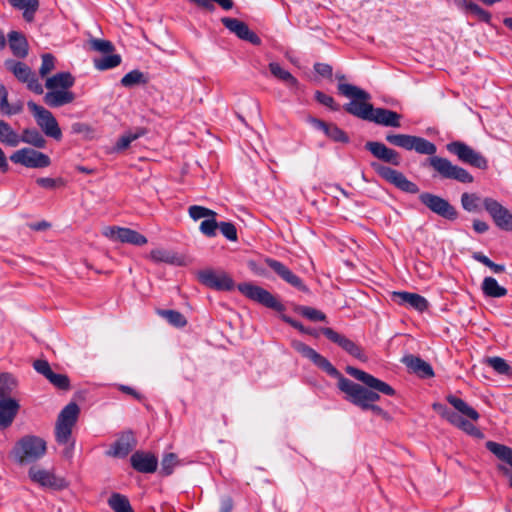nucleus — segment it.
<instances>
[{"instance_id":"nucleus-1","label":"nucleus","mask_w":512,"mask_h":512,"mask_svg":"<svg viewBox=\"0 0 512 512\" xmlns=\"http://www.w3.org/2000/svg\"><path fill=\"white\" fill-rule=\"evenodd\" d=\"M292 347L303 357L309 359L319 369L326 372L329 376L338 380V388L346 394V399L352 404L360 407L362 410H371L375 415L382 417L386 421L391 420L388 412L374 403L380 399L379 393L393 396L395 390L388 383L374 377L373 375L355 368L347 366L345 371L348 375L362 382L367 386L363 387L344 377L331 362L318 353L316 350L301 341H292Z\"/></svg>"},{"instance_id":"nucleus-2","label":"nucleus","mask_w":512,"mask_h":512,"mask_svg":"<svg viewBox=\"0 0 512 512\" xmlns=\"http://www.w3.org/2000/svg\"><path fill=\"white\" fill-rule=\"evenodd\" d=\"M386 141L405 150H415L419 154L430 155L431 157L427 159V162L442 179L456 180L460 183H472L474 181L473 176L466 169L452 164L447 158L435 156L436 145L423 137L388 133Z\"/></svg>"},{"instance_id":"nucleus-3","label":"nucleus","mask_w":512,"mask_h":512,"mask_svg":"<svg viewBox=\"0 0 512 512\" xmlns=\"http://www.w3.org/2000/svg\"><path fill=\"white\" fill-rule=\"evenodd\" d=\"M79 412L80 409L76 403H69L59 413L55 425L56 442L63 446L61 455L69 461L74 455L75 440L72 439V429L77 422Z\"/></svg>"},{"instance_id":"nucleus-4","label":"nucleus","mask_w":512,"mask_h":512,"mask_svg":"<svg viewBox=\"0 0 512 512\" xmlns=\"http://www.w3.org/2000/svg\"><path fill=\"white\" fill-rule=\"evenodd\" d=\"M344 110L360 119L374 122L385 127L401 126L402 116L392 110L385 108H374L368 101H350L343 106Z\"/></svg>"},{"instance_id":"nucleus-5","label":"nucleus","mask_w":512,"mask_h":512,"mask_svg":"<svg viewBox=\"0 0 512 512\" xmlns=\"http://www.w3.org/2000/svg\"><path fill=\"white\" fill-rule=\"evenodd\" d=\"M46 452V441L35 435H25L21 437L12 450L15 460L21 465L38 461Z\"/></svg>"},{"instance_id":"nucleus-6","label":"nucleus","mask_w":512,"mask_h":512,"mask_svg":"<svg viewBox=\"0 0 512 512\" xmlns=\"http://www.w3.org/2000/svg\"><path fill=\"white\" fill-rule=\"evenodd\" d=\"M419 201L430 212L448 220L455 221L459 217V212L447 199L433 194L431 192H422L419 194Z\"/></svg>"},{"instance_id":"nucleus-7","label":"nucleus","mask_w":512,"mask_h":512,"mask_svg":"<svg viewBox=\"0 0 512 512\" xmlns=\"http://www.w3.org/2000/svg\"><path fill=\"white\" fill-rule=\"evenodd\" d=\"M4 66L19 82L26 84L28 90L37 95L43 94L42 84L26 63L14 59H6Z\"/></svg>"},{"instance_id":"nucleus-8","label":"nucleus","mask_w":512,"mask_h":512,"mask_svg":"<svg viewBox=\"0 0 512 512\" xmlns=\"http://www.w3.org/2000/svg\"><path fill=\"white\" fill-rule=\"evenodd\" d=\"M27 106L43 133L59 141L62 138V131L52 112L33 101H29Z\"/></svg>"},{"instance_id":"nucleus-9","label":"nucleus","mask_w":512,"mask_h":512,"mask_svg":"<svg viewBox=\"0 0 512 512\" xmlns=\"http://www.w3.org/2000/svg\"><path fill=\"white\" fill-rule=\"evenodd\" d=\"M237 289L250 300L277 312L285 310V306L268 290L252 283H240Z\"/></svg>"},{"instance_id":"nucleus-10","label":"nucleus","mask_w":512,"mask_h":512,"mask_svg":"<svg viewBox=\"0 0 512 512\" xmlns=\"http://www.w3.org/2000/svg\"><path fill=\"white\" fill-rule=\"evenodd\" d=\"M447 150L456 155L462 163L469 164L478 169L485 170L488 168L487 159L472 147L461 141H453L447 144Z\"/></svg>"},{"instance_id":"nucleus-11","label":"nucleus","mask_w":512,"mask_h":512,"mask_svg":"<svg viewBox=\"0 0 512 512\" xmlns=\"http://www.w3.org/2000/svg\"><path fill=\"white\" fill-rule=\"evenodd\" d=\"M371 167L377 172L379 176L393 184L395 187L403 192L410 194L419 193V187L416 183L410 181L402 172L392 169L390 167L381 165L377 162L371 163Z\"/></svg>"},{"instance_id":"nucleus-12","label":"nucleus","mask_w":512,"mask_h":512,"mask_svg":"<svg viewBox=\"0 0 512 512\" xmlns=\"http://www.w3.org/2000/svg\"><path fill=\"white\" fill-rule=\"evenodd\" d=\"M320 332L331 342L337 344L350 356L356 358L361 362L368 361V356L366 355L364 349L359 344L349 339L345 335L338 333L337 331L330 327L321 328Z\"/></svg>"},{"instance_id":"nucleus-13","label":"nucleus","mask_w":512,"mask_h":512,"mask_svg":"<svg viewBox=\"0 0 512 512\" xmlns=\"http://www.w3.org/2000/svg\"><path fill=\"white\" fill-rule=\"evenodd\" d=\"M482 205L499 229L512 231V212L510 210L491 197L484 198Z\"/></svg>"},{"instance_id":"nucleus-14","label":"nucleus","mask_w":512,"mask_h":512,"mask_svg":"<svg viewBox=\"0 0 512 512\" xmlns=\"http://www.w3.org/2000/svg\"><path fill=\"white\" fill-rule=\"evenodd\" d=\"M10 160L27 168H46L51 164L48 155L31 148H22L15 151L10 156Z\"/></svg>"},{"instance_id":"nucleus-15","label":"nucleus","mask_w":512,"mask_h":512,"mask_svg":"<svg viewBox=\"0 0 512 512\" xmlns=\"http://www.w3.org/2000/svg\"><path fill=\"white\" fill-rule=\"evenodd\" d=\"M198 279L203 285L218 291H230L234 287L233 279L223 271L202 270L198 272Z\"/></svg>"},{"instance_id":"nucleus-16","label":"nucleus","mask_w":512,"mask_h":512,"mask_svg":"<svg viewBox=\"0 0 512 512\" xmlns=\"http://www.w3.org/2000/svg\"><path fill=\"white\" fill-rule=\"evenodd\" d=\"M103 235L112 241L129 243L136 246H143L147 243V238L144 235L130 228L108 226L104 228Z\"/></svg>"},{"instance_id":"nucleus-17","label":"nucleus","mask_w":512,"mask_h":512,"mask_svg":"<svg viewBox=\"0 0 512 512\" xmlns=\"http://www.w3.org/2000/svg\"><path fill=\"white\" fill-rule=\"evenodd\" d=\"M28 474L33 482L42 487L60 490L67 486L63 478L57 477L54 473L45 469L33 466L29 469Z\"/></svg>"},{"instance_id":"nucleus-18","label":"nucleus","mask_w":512,"mask_h":512,"mask_svg":"<svg viewBox=\"0 0 512 512\" xmlns=\"http://www.w3.org/2000/svg\"><path fill=\"white\" fill-rule=\"evenodd\" d=\"M33 368L43 375L52 385L60 390L67 391L70 389V380L65 374L54 373L47 360L38 359L33 363Z\"/></svg>"},{"instance_id":"nucleus-19","label":"nucleus","mask_w":512,"mask_h":512,"mask_svg":"<svg viewBox=\"0 0 512 512\" xmlns=\"http://www.w3.org/2000/svg\"><path fill=\"white\" fill-rule=\"evenodd\" d=\"M221 22L231 33H234L238 38L248 41L254 45L261 44V39L259 36L251 31L245 22L237 18L230 17L222 18Z\"/></svg>"},{"instance_id":"nucleus-20","label":"nucleus","mask_w":512,"mask_h":512,"mask_svg":"<svg viewBox=\"0 0 512 512\" xmlns=\"http://www.w3.org/2000/svg\"><path fill=\"white\" fill-rule=\"evenodd\" d=\"M265 264L271 268L282 280L295 287L296 289L307 292L308 288L303 281L295 275L287 266L282 262L272 259L265 258Z\"/></svg>"},{"instance_id":"nucleus-21","label":"nucleus","mask_w":512,"mask_h":512,"mask_svg":"<svg viewBox=\"0 0 512 512\" xmlns=\"http://www.w3.org/2000/svg\"><path fill=\"white\" fill-rule=\"evenodd\" d=\"M391 300L399 305L413 308L418 312H424L429 306L428 301L423 296L406 291L392 292Z\"/></svg>"},{"instance_id":"nucleus-22","label":"nucleus","mask_w":512,"mask_h":512,"mask_svg":"<svg viewBox=\"0 0 512 512\" xmlns=\"http://www.w3.org/2000/svg\"><path fill=\"white\" fill-rule=\"evenodd\" d=\"M365 149L368 150L374 157L386 163L398 166L400 164L399 153L385 144L377 141H368L365 144Z\"/></svg>"},{"instance_id":"nucleus-23","label":"nucleus","mask_w":512,"mask_h":512,"mask_svg":"<svg viewBox=\"0 0 512 512\" xmlns=\"http://www.w3.org/2000/svg\"><path fill=\"white\" fill-rule=\"evenodd\" d=\"M131 466L140 473H153L157 469V457L151 453L136 451L132 454Z\"/></svg>"},{"instance_id":"nucleus-24","label":"nucleus","mask_w":512,"mask_h":512,"mask_svg":"<svg viewBox=\"0 0 512 512\" xmlns=\"http://www.w3.org/2000/svg\"><path fill=\"white\" fill-rule=\"evenodd\" d=\"M335 77L339 81L337 90L340 95L351 99V101L370 100L371 96L368 92L355 85L345 83L346 77L344 74L336 73Z\"/></svg>"},{"instance_id":"nucleus-25","label":"nucleus","mask_w":512,"mask_h":512,"mask_svg":"<svg viewBox=\"0 0 512 512\" xmlns=\"http://www.w3.org/2000/svg\"><path fill=\"white\" fill-rule=\"evenodd\" d=\"M20 407L18 399H0V429H6L12 425Z\"/></svg>"},{"instance_id":"nucleus-26","label":"nucleus","mask_w":512,"mask_h":512,"mask_svg":"<svg viewBox=\"0 0 512 512\" xmlns=\"http://www.w3.org/2000/svg\"><path fill=\"white\" fill-rule=\"evenodd\" d=\"M75 100V94L67 89L48 90L43 97L44 103L51 108H58L72 103Z\"/></svg>"},{"instance_id":"nucleus-27","label":"nucleus","mask_w":512,"mask_h":512,"mask_svg":"<svg viewBox=\"0 0 512 512\" xmlns=\"http://www.w3.org/2000/svg\"><path fill=\"white\" fill-rule=\"evenodd\" d=\"M136 439L132 431L124 432L112 445L108 454L114 457H125L135 447Z\"/></svg>"},{"instance_id":"nucleus-28","label":"nucleus","mask_w":512,"mask_h":512,"mask_svg":"<svg viewBox=\"0 0 512 512\" xmlns=\"http://www.w3.org/2000/svg\"><path fill=\"white\" fill-rule=\"evenodd\" d=\"M311 122L316 128L321 129L325 135L334 142L346 144L350 141L347 133L339 128L336 124L326 123L325 121L316 118H313Z\"/></svg>"},{"instance_id":"nucleus-29","label":"nucleus","mask_w":512,"mask_h":512,"mask_svg":"<svg viewBox=\"0 0 512 512\" xmlns=\"http://www.w3.org/2000/svg\"><path fill=\"white\" fill-rule=\"evenodd\" d=\"M403 363L411 372L417 374L421 378H431L434 376L432 366L419 357L407 355L403 358Z\"/></svg>"},{"instance_id":"nucleus-30","label":"nucleus","mask_w":512,"mask_h":512,"mask_svg":"<svg viewBox=\"0 0 512 512\" xmlns=\"http://www.w3.org/2000/svg\"><path fill=\"white\" fill-rule=\"evenodd\" d=\"M75 78L70 72H59L54 74L53 76L47 77L45 81V87L48 90L54 89H67L74 85Z\"/></svg>"},{"instance_id":"nucleus-31","label":"nucleus","mask_w":512,"mask_h":512,"mask_svg":"<svg viewBox=\"0 0 512 512\" xmlns=\"http://www.w3.org/2000/svg\"><path fill=\"white\" fill-rule=\"evenodd\" d=\"M18 380L11 373H0V399H17L15 397Z\"/></svg>"},{"instance_id":"nucleus-32","label":"nucleus","mask_w":512,"mask_h":512,"mask_svg":"<svg viewBox=\"0 0 512 512\" xmlns=\"http://www.w3.org/2000/svg\"><path fill=\"white\" fill-rule=\"evenodd\" d=\"M9 47L14 56L25 58L28 55V42L26 38L17 31L8 34Z\"/></svg>"},{"instance_id":"nucleus-33","label":"nucleus","mask_w":512,"mask_h":512,"mask_svg":"<svg viewBox=\"0 0 512 512\" xmlns=\"http://www.w3.org/2000/svg\"><path fill=\"white\" fill-rule=\"evenodd\" d=\"M446 400L463 416H466L472 421H477L480 417L479 413L470 405H468L463 399L458 398L454 395H448Z\"/></svg>"},{"instance_id":"nucleus-34","label":"nucleus","mask_w":512,"mask_h":512,"mask_svg":"<svg viewBox=\"0 0 512 512\" xmlns=\"http://www.w3.org/2000/svg\"><path fill=\"white\" fill-rule=\"evenodd\" d=\"M271 74L279 80L285 82L290 88L298 89L299 81L287 70L283 69L278 63L269 64Z\"/></svg>"},{"instance_id":"nucleus-35","label":"nucleus","mask_w":512,"mask_h":512,"mask_svg":"<svg viewBox=\"0 0 512 512\" xmlns=\"http://www.w3.org/2000/svg\"><path fill=\"white\" fill-rule=\"evenodd\" d=\"M486 448L512 468V448L494 441L486 442Z\"/></svg>"},{"instance_id":"nucleus-36","label":"nucleus","mask_w":512,"mask_h":512,"mask_svg":"<svg viewBox=\"0 0 512 512\" xmlns=\"http://www.w3.org/2000/svg\"><path fill=\"white\" fill-rule=\"evenodd\" d=\"M20 142L32 145L36 148H44L46 140L44 136L35 128H26L20 136Z\"/></svg>"},{"instance_id":"nucleus-37","label":"nucleus","mask_w":512,"mask_h":512,"mask_svg":"<svg viewBox=\"0 0 512 512\" xmlns=\"http://www.w3.org/2000/svg\"><path fill=\"white\" fill-rule=\"evenodd\" d=\"M483 293L492 298H500L507 294V289L500 286L493 277H485L482 282Z\"/></svg>"},{"instance_id":"nucleus-38","label":"nucleus","mask_w":512,"mask_h":512,"mask_svg":"<svg viewBox=\"0 0 512 512\" xmlns=\"http://www.w3.org/2000/svg\"><path fill=\"white\" fill-rule=\"evenodd\" d=\"M0 142L10 147H16L20 143V136L4 120H0Z\"/></svg>"},{"instance_id":"nucleus-39","label":"nucleus","mask_w":512,"mask_h":512,"mask_svg":"<svg viewBox=\"0 0 512 512\" xmlns=\"http://www.w3.org/2000/svg\"><path fill=\"white\" fill-rule=\"evenodd\" d=\"M96 69L100 71L115 68L121 64V56L119 54L109 53L93 59Z\"/></svg>"},{"instance_id":"nucleus-40","label":"nucleus","mask_w":512,"mask_h":512,"mask_svg":"<svg viewBox=\"0 0 512 512\" xmlns=\"http://www.w3.org/2000/svg\"><path fill=\"white\" fill-rule=\"evenodd\" d=\"M461 206L462 208L469 213H477L480 212V205L483 200H481L480 196L476 193H468L464 192L461 195Z\"/></svg>"},{"instance_id":"nucleus-41","label":"nucleus","mask_w":512,"mask_h":512,"mask_svg":"<svg viewBox=\"0 0 512 512\" xmlns=\"http://www.w3.org/2000/svg\"><path fill=\"white\" fill-rule=\"evenodd\" d=\"M147 82L148 77L137 69L125 74L120 81L121 85L126 88H131L135 85L146 84Z\"/></svg>"},{"instance_id":"nucleus-42","label":"nucleus","mask_w":512,"mask_h":512,"mask_svg":"<svg viewBox=\"0 0 512 512\" xmlns=\"http://www.w3.org/2000/svg\"><path fill=\"white\" fill-rule=\"evenodd\" d=\"M157 314L177 328H182L187 324L185 316L179 311L159 309L157 310Z\"/></svg>"},{"instance_id":"nucleus-43","label":"nucleus","mask_w":512,"mask_h":512,"mask_svg":"<svg viewBox=\"0 0 512 512\" xmlns=\"http://www.w3.org/2000/svg\"><path fill=\"white\" fill-rule=\"evenodd\" d=\"M108 504L115 512H134L128 498L119 493L112 494Z\"/></svg>"},{"instance_id":"nucleus-44","label":"nucleus","mask_w":512,"mask_h":512,"mask_svg":"<svg viewBox=\"0 0 512 512\" xmlns=\"http://www.w3.org/2000/svg\"><path fill=\"white\" fill-rule=\"evenodd\" d=\"M144 133H145V130L142 128H138L134 132H132V131L126 132L125 134L120 136V138L116 142L115 150L123 151V150L127 149L133 141L137 140L139 137L144 135Z\"/></svg>"},{"instance_id":"nucleus-45","label":"nucleus","mask_w":512,"mask_h":512,"mask_svg":"<svg viewBox=\"0 0 512 512\" xmlns=\"http://www.w3.org/2000/svg\"><path fill=\"white\" fill-rule=\"evenodd\" d=\"M150 258L154 262H163L168 264H181L175 253L165 249H154L150 252Z\"/></svg>"},{"instance_id":"nucleus-46","label":"nucleus","mask_w":512,"mask_h":512,"mask_svg":"<svg viewBox=\"0 0 512 512\" xmlns=\"http://www.w3.org/2000/svg\"><path fill=\"white\" fill-rule=\"evenodd\" d=\"M453 426L461 429L465 433L475 438L482 439L484 434L470 421L464 419L462 416H458Z\"/></svg>"},{"instance_id":"nucleus-47","label":"nucleus","mask_w":512,"mask_h":512,"mask_svg":"<svg viewBox=\"0 0 512 512\" xmlns=\"http://www.w3.org/2000/svg\"><path fill=\"white\" fill-rule=\"evenodd\" d=\"M189 1L195 3L200 8H203L210 12L215 9L213 2L217 3L224 10H230L233 8V5H234L232 0H189Z\"/></svg>"},{"instance_id":"nucleus-48","label":"nucleus","mask_w":512,"mask_h":512,"mask_svg":"<svg viewBox=\"0 0 512 512\" xmlns=\"http://www.w3.org/2000/svg\"><path fill=\"white\" fill-rule=\"evenodd\" d=\"M0 110L3 114L13 115L21 111V107H12L8 102V91L4 84L0 83Z\"/></svg>"},{"instance_id":"nucleus-49","label":"nucleus","mask_w":512,"mask_h":512,"mask_svg":"<svg viewBox=\"0 0 512 512\" xmlns=\"http://www.w3.org/2000/svg\"><path fill=\"white\" fill-rule=\"evenodd\" d=\"M189 216L197 221L201 218L216 217L217 213L214 210L206 208L204 206L192 205L188 209Z\"/></svg>"},{"instance_id":"nucleus-50","label":"nucleus","mask_w":512,"mask_h":512,"mask_svg":"<svg viewBox=\"0 0 512 512\" xmlns=\"http://www.w3.org/2000/svg\"><path fill=\"white\" fill-rule=\"evenodd\" d=\"M486 363L492 367L498 374L508 375L511 367L501 357H489L486 359Z\"/></svg>"},{"instance_id":"nucleus-51","label":"nucleus","mask_w":512,"mask_h":512,"mask_svg":"<svg viewBox=\"0 0 512 512\" xmlns=\"http://www.w3.org/2000/svg\"><path fill=\"white\" fill-rule=\"evenodd\" d=\"M218 226L219 223H217L216 217H208L201 222L199 230L207 237H214L216 236Z\"/></svg>"},{"instance_id":"nucleus-52","label":"nucleus","mask_w":512,"mask_h":512,"mask_svg":"<svg viewBox=\"0 0 512 512\" xmlns=\"http://www.w3.org/2000/svg\"><path fill=\"white\" fill-rule=\"evenodd\" d=\"M178 464L177 455L174 453H168L164 455L161 461V470L160 473L168 476L172 474L174 467Z\"/></svg>"},{"instance_id":"nucleus-53","label":"nucleus","mask_w":512,"mask_h":512,"mask_svg":"<svg viewBox=\"0 0 512 512\" xmlns=\"http://www.w3.org/2000/svg\"><path fill=\"white\" fill-rule=\"evenodd\" d=\"M434 411H436L442 418L447 420L450 424L455 423L459 414L450 410L447 406L442 403L435 402L432 405Z\"/></svg>"},{"instance_id":"nucleus-54","label":"nucleus","mask_w":512,"mask_h":512,"mask_svg":"<svg viewBox=\"0 0 512 512\" xmlns=\"http://www.w3.org/2000/svg\"><path fill=\"white\" fill-rule=\"evenodd\" d=\"M41 58L42 63L39 68V74L42 78H45L55 69V57L50 53H45Z\"/></svg>"},{"instance_id":"nucleus-55","label":"nucleus","mask_w":512,"mask_h":512,"mask_svg":"<svg viewBox=\"0 0 512 512\" xmlns=\"http://www.w3.org/2000/svg\"><path fill=\"white\" fill-rule=\"evenodd\" d=\"M90 43V47L95 50V51H98L102 54H109V53H112L114 51V45L112 44V42L108 41V40H103V39H91L89 41Z\"/></svg>"},{"instance_id":"nucleus-56","label":"nucleus","mask_w":512,"mask_h":512,"mask_svg":"<svg viewBox=\"0 0 512 512\" xmlns=\"http://www.w3.org/2000/svg\"><path fill=\"white\" fill-rule=\"evenodd\" d=\"M299 311L303 317L311 321H326V315L318 309L309 306H302Z\"/></svg>"},{"instance_id":"nucleus-57","label":"nucleus","mask_w":512,"mask_h":512,"mask_svg":"<svg viewBox=\"0 0 512 512\" xmlns=\"http://www.w3.org/2000/svg\"><path fill=\"white\" fill-rule=\"evenodd\" d=\"M315 99L317 102L330 108L333 111H338L340 109V105L335 102L333 97H331L321 91L315 92Z\"/></svg>"},{"instance_id":"nucleus-58","label":"nucleus","mask_w":512,"mask_h":512,"mask_svg":"<svg viewBox=\"0 0 512 512\" xmlns=\"http://www.w3.org/2000/svg\"><path fill=\"white\" fill-rule=\"evenodd\" d=\"M218 228L224 237H226L230 241H237V229L235 225L231 222H220Z\"/></svg>"},{"instance_id":"nucleus-59","label":"nucleus","mask_w":512,"mask_h":512,"mask_svg":"<svg viewBox=\"0 0 512 512\" xmlns=\"http://www.w3.org/2000/svg\"><path fill=\"white\" fill-rule=\"evenodd\" d=\"M36 183L45 189H54L57 186H63L64 182L61 178L54 179L50 177H41L36 180Z\"/></svg>"},{"instance_id":"nucleus-60","label":"nucleus","mask_w":512,"mask_h":512,"mask_svg":"<svg viewBox=\"0 0 512 512\" xmlns=\"http://www.w3.org/2000/svg\"><path fill=\"white\" fill-rule=\"evenodd\" d=\"M8 2L18 9L32 8L37 10L39 6L38 0H8Z\"/></svg>"},{"instance_id":"nucleus-61","label":"nucleus","mask_w":512,"mask_h":512,"mask_svg":"<svg viewBox=\"0 0 512 512\" xmlns=\"http://www.w3.org/2000/svg\"><path fill=\"white\" fill-rule=\"evenodd\" d=\"M282 319L290 324L292 327L296 328L297 330H299L300 332L302 333H305V334H309V335H313V336H317L316 332L312 329H306V327H304L300 322L292 319L291 317L289 316H286V315H283L282 316Z\"/></svg>"},{"instance_id":"nucleus-62","label":"nucleus","mask_w":512,"mask_h":512,"mask_svg":"<svg viewBox=\"0 0 512 512\" xmlns=\"http://www.w3.org/2000/svg\"><path fill=\"white\" fill-rule=\"evenodd\" d=\"M470 12L473 13L474 15H476L479 18V20H481L483 22L489 23L491 20V14L488 11L481 8L476 3H474V5H472Z\"/></svg>"},{"instance_id":"nucleus-63","label":"nucleus","mask_w":512,"mask_h":512,"mask_svg":"<svg viewBox=\"0 0 512 512\" xmlns=\"http://www.w3.org/2000/svg\"><path fill=\"white\" fill-rule=\"evenodd\" d=\"M314 70L321 76L326 78L332 77V66L327 63H315Z\"/></svg>"},{"instance_id":"nucleus-64","label":"nucleus","mask_w":512,"mask_h":512,"mask_svg":"<svg viewBox=\"0 0 512 512\" xmlns=\"http://www.w3.org/2000/svg\"><path fill=\"white\" fill-rule=\"evenodd\" d=\"M234 502L231 496H223L220 499V512H232Z\"/></svg>"}]
</instances>
